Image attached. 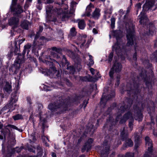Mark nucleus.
Instances as JSON below:
<instances>
[{"mask_svg": "<svg viewBox=\"0 0 157 157\" xmlns=\"http://www.w3.org/2000/svg\"><path fill=\"white\" fill-rule=\"evenodd\" d=\"M155 3L154 0H147L146 1V3L143 6V11L141 13L139 16L140 20V22L142 23L144 21L143 20L146 18V17L144 13V10H148L150 8L153 6Z\"/></svg>", "mask_w": 157, "mask_h": 157, "instance_id": "obj_1", "label": "nucleus"}, {"mask_svg": "<svg viewBox=\"0 0 157 157\" xmlns=\"http://www.w3.org/2000/svg\"><path fill=\"white\" fill-rule=\"evenodd\" d=\"M134 28L132 26L131 28L128 29L127 30V37L128 40L127 45H132L133 44V39L134 38Z\"/></svg>", "mask_w": 157, "mask_h": 157, "instance_id": "obj_2", "label": "nucleus"}, {"mask_svg": "<svg viewBox=\"0 0 157 157\" xmlns=\"http://www.w3.org/2000/svg\"><path fill=\"white\" fill-rule=\"evenodd\" d=\"M146 146L149 152L146 153L144 155V157H151L152 154L151 153L152 144V141L147 136L145 138Z\"/></svg>", "mask_w": 157, "mask_h": 157, "instance_id": "obj_3", "label": "nucleus"}, {"mask_svg": "<svg viewBox=\"0 0 157 157\" xmlns=\"http://www.w3.org/2000/svg\"><path fill=\"white\" fill-rule=\"evenodd\" d=\"M121 64L117 61H115L113 64V66L109 72L110 76L112 78L114 72H118L120 71L122 68Z\"/></svg>", "mask_w": 157, "mask_h": 157, "instance_id": "obj_4", "label": "nucleus"}, {"mask_svg": "<svg viewBox=\"0 0 157 157\" xmlns=\"http://www.w3.org/2000/svg\"><path fill=\"white\" fill-rule=\"evenodd\" d=\"M12 128L20 131L19 129L15 126L9 124L6 126L1 131L2 133H3L5 137L6 136H10V130H11Z\"/></svg>", "mask_w": 157, "mask_h": 157, "instance_id": "obj_5", "label": "nucleus"}, {"mask_svg": "<svg viewBox=\"0 0 157 157\" xmlns=\"http://www.w3.org/2000/svg\"><path fill=\"white\" fill-rule=\"evenodd\" d=\"M17 101V98L16 97H14L13 98L12 97L9 104L7 105L6 107L11 111L13 110L15 108V103Z\"/></svg>", "mask_w": 157, "mask_h": 157, "instance_id": "obj_6", "label": "nucleus"}, {"mask_svg": "<svg viewBox=\"0 0 157 157\" xmlns=\"http://www.w3.org/2000/svg\"><path fill=\"white\" fill-rule=\"evenodd\" d=\"M23 58V56L21 55L19 56L17 60L16 61L12 67L13 69H16V70L18 69L20 67V64L24 61L23 59L21 60L20 58Z\"/></svg>", "mask_w": 157, "mask_h": 157, "instance_id": "obj_7", "label": "nucleus"}, {"mask_svg": "<svg viewBox=\"0 0 157 157\" xmlns=\"http://www.w3.org/2000/svg\"><path fill=\"white\" fill-rule=\"evenodd\" d=\"M94 8V6L91 3H90L86 7L85 14L83 15L82 16L86 15L89 17L90 15V13L92 11L91 9Z\"/></svg>", "mask_w": 157, "mask_h": 157, "instance_id": "obj_8", "label": "nucleus"}, {"mask_svg": "<svg viewBox=\"0 0 157 157\" xmlns=\"http://www.w3.org/2000/svg\"><path fill=\"white\" fill-rule=\"evenodd\" d=\"M19 20L17 18H13L9 20V23L11 25H14V27H16Z\"/></svg>", "mask_w": 157, "mask_h": 157, "instance_id": "obj_9", "label": "nucleus"}, {"mask_svg": "<svg viewBox=\"0 0 157 157\" xmlns=\"http://www.w3.org/2000/svg\"><path fill=\"white\" fill-rule=\"evenodd\" d=\"M86 40V36H79L78 38V43L81 44V45L82 46H86L84 45V44L85 43Z\"/></svg>", "mask_w": 157, "mask_h": 157, "instance_id": "obj_10", "label": "nucleus"}, {"mask_svg": "<svg viewBox=\"0 0 157 157\" xmlns=\"http://www.w3.org/2000/svg\"><path fill=\"white\" fill-rule=\"evenodd\" d=\"M100 12L99 9L96 8L92 13V17L95 19H98L100 15Z\"/></svg>", "mask_w": 157, "mask_h": 157, "instance_id": "obj_11", "label": "nucleus"}, {"mask_svg": "<svg viewBox=\"0 0 157 157\" xmlns=\"http://www.w3.org/2000/svg\"><path fill=\"white\" fill-rule=\"evenodd\" d=\"M14 14H20L23 12L21 7L19 5H18L17 7L13 10Z\"/></svg>", "mask_w": 157, "mask_h": 157, "instance_id": "obj_12", "label": "nucleus"}, {"mask_svg": "<svg viewBox=\"0 0 157 157\" xmlns=\"http://www.w3.org/2000/svg\"><path fill=\"white\" fill-rule=\"evenodd\" d=\"M4 90L7 92H10L11 91V86L8 82H6L4 88Z\"/></svg>", "mask_w": 157, "mask_h": 157, "instance_id": "obj_13", "label": "nucleus"}, {"mask_svg": "<svg viewBox=\"0 0 157 157\" xmlns=\"http://www.w3.org/2000/svg\"><path fill=\"white\" fill-rule=\"evenodd\" d=\"M93 140L92 139H89L88 140L84 147V150H87L90 147V144L93 142Z\"/></svg>", "mask_w": 157, "mask_h": 157, "instance_id": "obj_14", "label": "nucleus"}, {"mask_svg": "<svg viewBox=\"0 0 157 157\" xmlns=\"http://www.w3.org/2000/svg\"><path fill=\"white\" fill-rule=\"evenodd\" d=\"M78 23L79 28L81 29H83L85 26L84 21L83 20H79L78 21Z\"/></svg>", "mask_w": 157, "mask_h": 157, "instance_id": "obj_15", "label": "nucleus"}, {"mask_svg": "<svg viewBox=\"0 0 157 157\" xmlns=\"http://www.w3.org/2000/svg\"><path fill=\"white\" fill-rule=\"evenodd\" d=\"M60 105H55V104H50L48 106V108L49 109L53 111L55 109H57L58 108H59Z\"/></svg>", "mask_w": 157, "mask_h": 157, "instance_id": "obj_16", "label": "nucleus"}, {"mask_svg": "<svg viewBox=\"0 0 157 157\" xmlns=\"http://www.w3.org/2000/svg\"><path fill=\"white\" fill-rule=\"evenodd\" d=\"M132 114H131L130 113H128L126 114H125L124 116L123 117V120L124 121H126L128 119L130 118H132Z\"/></svg>", "mask_w": 157, "mask_h": 157, "instance_id": "obj_17", "label": "nucleus"}, {"mask_svg": "<svg viewBox=\"0 0 157 157\" xmlns=\"http://www.w3.org/2000/svg\"><path fill=\"white\" fill-rule=\"evenodd\" d=\"M53 71L51 72V73H52V74H57L58 73H59V72L58 71H57L56 69L53 68H51L49 71H48L47 72V74L48 75H50L51 74V72L50 71Z\"/></svg>", "mask_w": 157, "mask_h": 157, "instance_id": "obj_18", "label": "nucleus"}, {"mask_svg": "<svg viewBox=\"0 0 157 157\" xmlns=\"http://www.w3.org/2000/svg\"><path fill=\"white\" fill-rule=\"evenodd\" d=\"M22 28L25 29H28V22L26 21H24L21 24Z\"/></svg>", "mask_w": 157, "mask_h": 157, "instance_id": "obj_19", "label": "nucleus"}, {"mask_svg": "<svg viewBox=\"0 0 157 157\" xmlns=\"http://www.w3.org/2000/svg\"><path fill=\"white\" fill-rule=\"evenodd\" d=\"M120 46L119 44H116L113 46V50H114L116 51L119 49Z\"/></svg>", "mask_w": 157, "mask_h": 157, "instance_id": "obj_20", "label": "nucleus"}, {"mask_svg": "<svg viewBox=\"0 0 157 157\" xmlns=\"http://www.w3.org/2000/svg\"><path fill=\"white\" fill-rule=\"evenodd\" d=\"M89 64L90 65H93L94 64V61L92 59L93 57L90 55H89Z\"/></svg>", "mask_w": 157, "mask_h": 157, "instance_id": "obj_21", "label": "nucleus"}, {"mask_svg": "<svg viewBox=\"0 0 157 157\" xmlns=\"http://www.w3.org/2000/svg\"><path fill=\"white\" fill-rule=\"evenodd\" d=\"M111 27L112 28H113L114 27V24L115 22V19L113 17H112L111 18Z\"/></svg>", "mask_w": 157, "mask_h": 157, "instance_id": "obj_22", "label": "nucleus"}, {"mask_svg": "<svg viewBox=\"0 0 157 157\" xmlns=\"http://www.w3.org/2000/svg\"><path fill=\"white\" fill-rule=\"evenodd\" d=\"M13 118L14 120H16L21 119L22 117L20 114H17L15 116H13Z\"/></svg>", "mask_w": 157, "mask_h": 157, "instance_id": "obj_23", "label": "nucleus"}, {"mask_svg": "<svg viewBox=\"0 0 157 157\" xmlns=\"http://www.w3.org/2000/svg\"><path fill=\"white\" fill-rule=\"evenodd\" d=\"M71 33V35L73 36H74L76 34V31H75V28L73 27L70 30Z\"/></svg>", "mask_w": 157, "mask_h": 157, "instance_id": "obj_24", "label": "nucleus"}, {"mask_svg": "<svg viewBox=\"0 0 157 157\" xmlns=\"http://www.w3.org/2000/svg\"><path fill=\"white\" fill-rule=\"evenodd\" d=\"M126 143L127 145L129 147L132 146L133 145L132 141L130 139L128 140L127 141Z\"/></svg>", "mask_w": 157, "mask_h": 157, "instance_id": "obj_25", "label": "nucleus"}, {"mask_svg": "<svg viewBox=\"0 0 157 157\" xmlns=\"http://www.w3.org/2000/svg\"><path fill=\"white\" fill-rule=\"evenodd\" d=\"M41 3L42 2L41 0H37V3L39 4V6H37V7L39 10H41Z\"/></svg>", "mask_w": 157, "mask_h": 157, "instance_id": "obj_26", "label": "nucleus"}, {"mask_svg": "<svg viewBox=\"0 0 157 157\" xmlns=\"http://www.w3.org/2000/svg\"><path fill=\"white\" fill-rule=\"evenodd\" d=\"M141 4L139 3L137 4L136 6V7L137 10V11H138L139 10L141 9Z\"/></svg>", "mask_w": 157, "mask_h": 157, "instance_id": "obj_27", "label": "nucleus"}, {"mask_svg": "<svg viewBox=\"0 0 157 157\" xmlns=\"http://www.w3.org/2000/svg\"><path fill=\"white\" fill-rule=\"evenodd\" d=\"M31 47V45L29 44H28L25 45L24 46L25 49V50L28 49L29 51V49Z\"/></svg>", "mask_w": 157, "mask_h": 157, "instance_id": "obj_28", "label": "nucleus"}, {"mask_svg": "<svg viewBox=\"0 0 157 157\" xmlns=\"http://www.w3.org/2000/svg\"><path fill=\"white\" fill-rule=\"evenodd\" d=\"M113 56V53H110L109 55V59H108V61L109 62H111L112 60Z\"/></svg>", "mask_w": 157, "mask_h": 157, "instance_id": "obj_29", "label": "nucleus"}, {"mask_svg": "<svg viewBox=\"0 0 157 157\" xmlns=\"http://www.w3.org/2000/svg\"><path fill=\"white\" fill-rule=\"evenodd\" d=\"M139 118L136 117L135 118L136 120H138L139 121H140V120H142L143 117H142V115L141 113L139 114Z\"/></svg>", "mask_w": 157, "mask_h": 157, "instance_id": "obj_30", "label": "nucleus"}, {"mask_svg": "<svg viewBox=\"0 0 157 157\" xmlns=\"http://www.w3.org/2000/svg\"><path fill=\"white\" fill-rule=\"evenodd\" d=\"M54 2V1L53 0H47L46 2H44V3L46 4H48L52 3Z\"/></svg>", "mask_w": 157, "mask_h": 157, "instance_id": "obj_31", "label": "nucleus"}, {"mask_svg": "<svg viewBox=\"0 0 157 157\" xmlns=\"http://www.w3.org/2000/svg\"><path fill=\"white\" fill-rule=\"evenodd\" d=\"M120 76H118L117 77V83H115V85L117 86L119 84V80L120 79Z\"/></svg>", "mask_w": 157, "mask_h": 157, "instance_id": "obj_32", "label": "nucleus"}, {"mask_svg": "<svg viewBox=\"0 0 157 157\" xmlns=\"http://www.w3.org/2000/svg\"><path fill=\"white\" fill-rule=\"evenodd\" d=\"M17 0H12V5H14L16 4L17 2Z\"/></svg>", "mask_w": 157, "mask_h": 157, "instance_id": "obj_33", "label": "nucleus"}, {"mask_svg": "<svg viewBox=\"0 0 157 157\" xmlns=\"http://www.w3.org/2000/svg\"><path fill=\"white\" fill-rule=\"evenodd\" d=\"M133 58V59L134 60H136V53L134 54Z\"/></svg>", "mask_w": 157, "mask_h": 157, "instance_id": "obj_34", "label": "nucleus"}, {"mask_svg": "<svg viewBox=\"0 0 157 157\" xmlns=\"http://www.w3.org/2000/svg\"><path fill=\"white\" fill-rule=\"evenodd\" d=\"M90 70L91 73L93 74V75H94V70L93 69V68H91L90 69Z\"/></svg>", "mask_w": 157, "mask_h": 157, "instance_id": "obj_35", "label": "nucleus"}, {"mask_svg": "<svg viewBox=\"0 0 157 157\" xmlns=\"http://www.w3.org/2000/svg\"><path fill=\"white\" fill-rule=\"evenodd\" d=\"M40 123H41L43 125H44V123L45 122V120H42L41 118H40Z\"/></svg>", "mask_w": 157, "mask_h": 157, "instance_id": "obj_36", "label": "nucleus"}, {"mask_svg": "<svg viewBox=\"0 0 157 157\" xmlns=\"http://www.w3.org/2000/svg\"><path fill=\"white\" fill-rule=\"evenodd\" d=\"M154 55L157 61V50L154 53Z\"/></svg>", "mask_w": 157, "mask_h": 157, "instance_id": "obj_37", "label": "nucleus"}, {"mask_svg": "<svg viewBox=\"0 0 157 157\" xmlns=\"http://www.w3.org/2000/svg\"><path fill=\"white\" fill-rule=\"evenodd\" d=\"M93 32L95 34H96L97 33V32L96 29H93Z\"/></svg>", "mask_w": 157, "mask_h": 157, "instance_id": "obj_38", "label": "nucleus"}, {"mask_svg": "<svg viewBox=\"0 0 157 157\" xmlns=\"http://www.w3.org/2000/svg\"><path fill=\"white\" fill-rule=\"evenodd\" d=\"M132 123L130 122L129 124V126L130 128L132 129Z\"/></svg>", "mask_w": 157, "mask_h": 157, "instance_id": "obj_39", "label": "nucleus"}, {"mask_svg": "<svg viewBox=\"0 0 157 157\" xmlns=\"http://www.w3.org/2000/svg\"><path fill=\"white\" fill-rule=\"evenodd\" d=\"M153 134L155 136H157V132L155 130L153 131Z\"/></svg>", "mask_w": 157, "mask_h": 157, "instance_id": "obj_40", "label": "nucleus"}, {"mask_svg": "<svg viewBox=\"0 0 157 157\" xmlns=\"http://www.w3.org/2000/svg\"><path fill=\"white\" fill-rule=\"evenodd\" d=\"M52 157H56V155L54 153H52Z\"/></svg>", "mask_w": 157, "mask_h": 157, "instance_id": "obj_41", "label": "nucleus"}, {"mask_svg": "<svg viewBox=\"0 0 157 157\" xmlns=\"http://www.w3.org/2000/svg\"><path fill=\"white\" fill-rule=\"evenodd\" d=\"M89 21L90 22V25H92V26L93 24H94V21L90 22V21Z\"/></svg>", "mask_w": 157, "mask_h": 157, "instance_id": "obj_42", "label": "nucleus"}, {"mask_svg": "<svg viewBox=\"0 0 157 157\" xmlns=\"http://www.w3.org/2000/svg\"><path fill=\"white\" fill-rule=\"evenodd\" d=\"M43 28L42 27H40V29L39 31L40 32H41L43 30Z\"/></svg>", "mask_w": 157, "mask_h": 157, "instance_id": "obj_43", "label": "nucleus"}, {"mask_svg": "<svg viewBox=\"0 0 157 157\" xmlns=\"http://www.w3.org/2000/svg\"><path fill=\"white\" fill-rule=\"evenodd\" d=\"M63 61H66V62H67V60H66V58L64 57V56H63Z\"/></svg>", "mask_w": 157, "mask_h": 157, "instance_id": "obj_44", "label": "nucleus"}, {"mask_svg": "<svg viewBox=\"0 0 157 157\" xmlns=\"http://www.w3.org/2000/svg\"><path fill=\"white\" fill-rule=\"evenodd\" d=\"M2 126V123L0 122V129H1Z\"/></svg>", "mask_w": 157, "mask_h": 157, "instance_id": "obj_45", "label": "nucleus"}, {"mask_svg": "<svg viewBox=\"0 0 157 157\" xmlns=\"http://www.w3.org/2000/svg\"><path fill=\"white\" fill-rule=\"evenodd\" d=\"M3 139V137L2 136L0 135V139L2 140Z\"/></svg>", "mask_w": 157, "mask_h": 157, "instance_id": "obj_46", "label": "nucleus"}, {"mask_svg": "<svg viewBox=\"0 0 157 157\" xmlns=\"http://www.w3.org/2000/svg\"><path fill=\"white\" fill-rule=\"evenodd\" d=\"M38 37V34L36 35L35 36V39H37Z\"/></svg>", "mask_w": 157, "mask_h": 157, "instance_id": "obj_47", "label": "nucleus"}, {"mask_svg": "<svg viewBox=\"0 0 157 157\" xmlns=\"http://www.w3.org/2000/svg\"><path fill=\"white\" fill-rule=\"evenodd\" d=\"M104 99H105L104 97H103V96H102V98H101V101H102V100L103 101L104 100Z\"/></svg>", "mask_w": 157, "mask_h": 157, "instance_id": "obj_48", "label": "nucleus"}, {"mask_svg": "<svg viewBox=\"0 0 157 157\" xmlns=\"http://www.w3.org/2000/svg\"><path fill=\"white\" fill-rule=\"evenodd\" d=\"M66 0H62V4H63L64 2Z\"/></svg>", "mask_w": 157, "mask_h": 157, "instance_id": "obj_49", "label": "nucleus"}, {"mask_svg": "<svg viewBox=\"0 0 157 157\" xmlns=\"http://www.w3.org/2000/svg\"><path fill=\"white\" fill-rule=\"evenodd\" d=\"M32 137H33V140H35V137H34V136H32Z\"/></svg>", "mask_w": 157, "mask_h": 157, "instance_id": "obj_50", "label": "nucleus"}, {"mask_svg": "<svg viewBox=\"0 0 157 157\" xmlns=\"http://www.w3.org/2000/svg\"><path fill=\"white\" fill-rule=\"evenodd\" d=\"M53 54V55L54 56V57H55L56 56V54H54V55H53V54Z\"/></svg>", "mask_w": 157, "mask_h": 157, "instance_id": "obj_51", "label": "nucleus"}, {"mask_svg": "<svg viewBox=\"0 0 157 157\" xmlns=\"http://www.w3.org/2000/svg\"><path fill=\"white\" fill-rule=\"evenodd\" d=\"M72 3H73L74 4H77V3L75 2H72Z\"/></svg>", "mask_w": 157, "mask_h": 157, "instance_id": "obj_52", "label": "nucleus"}, {"mask_svg": "<svg viewBox=\"0 0 157 157\" xmlns=\"http://www.w3.org/2000/svg\"><path fill=\"white\" fill-rule=\"evenodd\" d=\"M79 157H85V156L84 155H82L81 156H80Z\"/></svg>", "mask_w": 157, "mask_h": 157, "instance_id": "obj_53", "label": "nucleus"}, {"mask_svg": "<svg viewBox=\"0 0 157 157\" xmlns=\"http://www.w3.org/2000/svg\"><path fill=\"white\" fill-rule=\"evenodd\" d=\"M46 146H49L48 144H46Z\"/></svg>", "mask_w": 157, "mask_h": 157, "instance_id": "obj_54", "label": "nucleus"}, {"mask_svg": "<svg viewBox=\"0 0 157 157\" xmlns=\"http://www.w3.org/2000/svg\"><path fill=\"white\" fill-rule=\"evenodd\" d=\"M40 110H39V111L38 112V113L40 114Z\"/></svg>", "mask_w": 157, "mask_h": 157, "instance_id": "obj_55", "label": "nucleus"}, {"mask_svg": "<svg viewBox=\"0 0 157 157\" xmlns=\"http://www.w3.org/2000/svg\"><path fill=\"white\" fill-rule=\"evenodd\" d=\"M28 0L30 1V2H31L32 0Z\"/></svg>", "mask_w": 157, "mask_h": 157, "instance_id": "obj_56", "label": "nucleus"}, {"mask_svg": "<svg viewBox=\"0 0 157 157\" xmlns=\"http://www.w3.org/2000/svg\"><path fill=\"white\" fill-rule=\"evenodd\" d=\"M5 108L4 107L2 109L4 110H5Z\"/></svg>", "mask_w": 157, "mask_h": 157, "instance_id": "obj_57", "label": "nucleus"}, {"mask_svg": "<svg viewBox=\"0 0 157 157\" xmlns=\"http://www.w3.org/2000/svg\"><path fill=\"white\" fill-rule=\"evenodd\" d=\"M92 2H93L94 1V0H90Z\"/></svg>", "mask_w": 157, "mask_h": 157, "instance_id": "obj_58", "label": "nucleus"}, {"mask_svg": "<svg viewBox=\"0 0 157 157\" xmlns=\"http://www.w3.org/2000/svg\"><path fill=\"white\" fill-rule=\"evenodd\" d=\"M26 5H25L24 6V8H26Z\"/></svg>", "mask_w": 157, "mask_h": 157, "instance_id": "obj_59", "label": "nucleus"}, {"mask_svg": "<svg viewBox=\"0 0 157 157\" xmlns=\"http://www.w3.org/2000/svg\"><path fill=\"white\" fill-rule=\"evenodd\" d=\"M29 98H27V100L28 101L29 99Z\"/></svg>", "mask_w": 157, "mask_h": 157, "instance_id": "obj_60", "label": "nucleus"}, {"mask_svg": "<svg viewBox=\"0 0 157 157\" xmlns=\"http://www.w3.org/2000/svg\"><path fill=\"white\" fill-rule=\"evenodd\" d=\"M114 93H113V95L112 96L113 97V96H114Z\"/></svg>", "mask_w": 157, "mask_h": 157, "instance_id": "obj_61", "label": "nucleus"}, {"mask_svg": "<svg viewBox=\"0 0 157 157\" xmlns=\"http://www.w3.org/2000/svg\"><path fill=\"white\" fill-rule=\"evenodd\" d=\"M151 33V30H150V33Z\"/></svg>", "mask_w": 157, "mask_h": 157, "instance_id": "obj_62", "label": "nucleus"}, {"mask_svg": "<svg viewBox=\"0 0 157 157\" xmlns=\"http://www.w3.org/2000/svg\"><path fill=\"white\" fill-rule=\"evenodd\" d=\"M109 147H108V150H109Z\"/></svg>", "mask_w": 157, "mask_h": 157, "instance_id": "obj_63", "label": "nucleus"}, {"mask_svg": "<svg viewBox=\"0 0 157 157\" xmlns=\"http://www.w3.org/2000/svg\"><path fill=\"white\" fill-rule=\"evenodd\" d=\"M116 39H117V40H118V38H117V37H116Z\"/></svg>", "mask_w": 157, "mask_h": 157, "instance_id": "obj_64", "label": "nucleus"}]
</instances>
